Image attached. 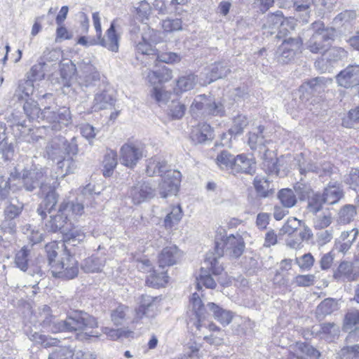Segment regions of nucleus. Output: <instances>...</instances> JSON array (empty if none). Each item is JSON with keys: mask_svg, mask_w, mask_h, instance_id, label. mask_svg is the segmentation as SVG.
<instances>
[{"mask_svg": "<svg viewBox=\"0 0 359 359\" xmlns=\"http://www.w3.org/2000/svg\"><path fill=\"white\" fill-rule=\"evenodd\" d=\"M84 213V205L78 201H63L56 213L50 214V219L46 222L47 231L51 232L60 231L63 234L64 243L76 246L77 243L85 239L83 232L72 229L74 222Z\"/></svg>", "mask_w": 359, "mask_h": 359, "instance_id": "nucleus-1", "label": "nucleus"}, {"mask_svg": "<svg viewBox=\"0 0 359 359\" xmlns=\"http://www.w3.org/2000/svg\"><path fill=\"white\" fill-rule=\"evenodd\" d=\"M38 321L42 329L47 332L57 333L60 332L81 331L88 337H98L97 332L90 331L97 327V320L86 313H75L65 320H57L50 315V309L46 305L39 309Z\"/></svg>", "mask_w": 359, "mask_h": 359, "instance_id": "nucleus-2", "label": "nucleus"}, {"mask_svg": "<svg viewBox=\"0 0 359 359\" xmlns=\"http://www.w3.org/2000/svg\"><path fill=\"white\" fill-rule=\"evenodd\" d=\"M23 109L29 119L39 122L40 120L46 121L49 125L43 126L44 128H50L52 130L58 131L72 123L70 110L66 107L55 111L51 106H46L41 111L35 101L27 100Z\"/></svg>", "mask_w": 359, "mask_h": 359, "instance_id": "nucleus-3", "label": "nucleus"}, {"mask_svg": "<svg viewBox=\"0 0 359 359\" xmlns=\"http://www.w3.org/2000/svg\"><path fill=\"white\" fill-rule=\"evenodd\" d=\"M334 29L325 27L321 21L314 22L308 29L309 39L305 45L313 53H318L329 46L334 39Z\"/></svg>", "mask_w": 359, "mask_h": 359, "instance_id": "nucleus-4", "label": "nucleus"}, {"mask_svg": "<svg viewBox=\"0 0 359 359\" xmlns=\"http://www.w3.org/2000/svg\"><path fill=\"white\" fill-rule=\"evenodd\" d=\"M15 174L13 179L17 180L18 184L21 185V189L24 188L27 191H32L38 187H41L42 182H48L52 180L47 175L48 169L41 166L25 168L22 170V175L20 172L19 165L14 168Z\"/></svg>", "mask_w": 359, "mask_h": 359, "instance_id": "nucleus-5", "label": "nucleus"}, {"mask_svg": "<svg viewBox=\"0 0 359 359\" xmlns=\"http://www.w3.org/2000/svg\"><path fill=\"white\" fill-rule=\"evenodd\" d=\"M158 175L161 177L158 183V195L163 198L176 196L180 187L181 172L177 170H166V162L158 161Z\"/></svg>", "mask_w": 359, "mask_h": 359, "instance_id": "nucleus-6", "label": "nucleus"}, {"mask_svg": "<svg viewBox=\"0 0 359 359\" xmlns=\"http://www.w3.org/2000/svg\"><path fill=\"white\" fill-rule=\"evenodd\" d=\"M183 257V252L178 247L169 243L158 255V287H165L169 282L168 269L165 267L177 264Z\"/></svg>", "mask_w": 359, "mask_h": 359, "instance_id": "nucleus-7", "label": "nucleus"}, {"mask_svg": "<svg viewBox=\"0 0 359 359\" xmlns=\"http://www.w3.org/2000/svg\"><path fill=\"white\" fill-rule=\"evenodd\" d=\"M68 245L65 243H62V247H65V250L57 259V263L52 264V269L50 271L53 277L70 280L78 276L79 263L67 249Z\"/></svg>", "mask_w": 359, "mask_h": 359, "instance_id": "nucleus-8", "label": "nucleus"}, {"mask_svg": "<svg viewBox=\"0 0 359 359\" xmlns=\"http://www.w3.org/2000/svg\"><path fill=\"white\" fill-rule=\"evenodd\" d=\"M224 268L217 257L212 255L207 256L204 261V266L201 267L200 273L196 277V288L201 290L202 285L207 288H215L217 284L210 272L217 276L221 274Z\"/></svg>", "mask_w": 359, "mask_h": 359, "instance_id": "nucleus-9", "label": "nucleus"}, {"mask_svg": "<svg viewBox=\"0 0 359 359\" xmlns=\"http://www.w3.org/2000/svg\"><path fill=\"white\" fill-rule=\"evenodd\" d=\"M58 185V182L49 180L48 182H42L40 187L39 194L42 201L37 208V212L42 219L46 217L47 212L51 214L57 203L58 194L55 189Z\"/></svg>", "mask_w": 359, "mask_h": 359, "instance_id": "nucleus-10", "label": "nucleus"}, {"mask_svg": "<svg viewBox=\"0 0 359 359\" xmlns=\"http://www.w3.org/2000/svg\"><path fill=\"white\" fill-rule=\"evenodd\" d=\"M165 213L163 224L161 226V230H158V235L160 234L161 238H163L167 241L177 229L184 216V212L181 205L177 203L169 205L165 210Z\"/></svg>", "mask_w": 359, "mask_h": 359, "instance_id": "nucleus-11", "label": "nucleus"}, {"mask_svg": "<svg viewBox=\"0 0 359 359\" xmlns=\"http://www.w3.org/2000/svg\"><path fill=\"white\" fill-rule=\"evenodd\" d=\"M215 248L218 255L225 252L233 258L239 257L245 249V243L242 236L239 234H231L226 237L217 236Z\"/></svg>", "mask_w": 359, "mask_h": 359, "instance_id": "nucleus-12", "label": "nucleus"}, {"mask_svg": "<svg viewBox=\"0 0 359 359\" xmlns=\"http://www.w3.org/2000/svg\"><path fill=\"white\" fill-rule=\"evenodd\" d=\"M347 57V51L341 47H332L326 50L315 62V67L321 72L330 71L333 65Z\"/></svg>", "mask_w": 359, "mask_h": 359, "instance_id": "nucleus-13", "label": "nucleus"}, {"mask_svg": "<svg viewBox=\"0 0 359 359\" xmlns=\"http://www.w3.org/2000/svg\"><path fill=\"white\" fill-rule=\"evenodd\" d=\"M76 79L81 86L89 87L100 81V74L90 62L82 61L78 64Z\"/></svg>", "mask_w": 359, "mask_h": 359, "instance_id": "nucleus-14", "label": "nucleus"}, {"mask_svg": "<svg viewBox=\"0 0 359 359\" xmlns=\"http://www.w3.org/2000/svg\"><path fill=\"white\" fill-rule=\"evenodd\" d=\"M327 81L323 77H316L307 83L303 84L299 90L300 103L297 106L299 110H303L304 108H308L307 102L309 100V96L314 93H320L323 91L325 87V82Z\"/></svg>", "mask_w": 359, "mask_h": 359, "instance_id": "nucleus-15", "label": "nucleus"}, {"mask_svg": "<svg viewBox=\"0 0 359 359\" xmlns=\"http://www.w3.org/2000/svg\"><path fill=\"white\" fill-rule=\"evenodd\" d=\"M142 156V147L137 144L134 143H126L121 147V163L128 168H134Z\"/></svg>", "mask_w": 359, "mask_h": 359, "instance_id": "nucleus-16", "label": "nucleus"}, {"mask_svg": "<svg viewBox=\"0 0 359 359\" xmlns=\"http://www.w3.org/2000/svg\"><path fill=\"white\" fill-rule=\"evenodd\" d=\"M302 45V41L299 37L284 39L277 50L278 60L283 63L289 62L294 57Z\"/></svg>", "mask_w": 359, "mask_h": 359, "instance_id": "nucleus-17", "label": "nucleus"}, {"mask_svg": "<svg viewBox=\"0 0 359 359\" xmlns=\"http://www.w3.org/2000/svg\"><path fill=\"white\" fill-rule=\"evenodd\" d=\"M248 143L251 149L265 154L269 150L268 147L272 141L269 135L264 134V126H259L248 133Z\"/></svg>", "mask_w": 359, "mask_h": 359, "instance_id": "nucleus-18", "label": "nucleus"}, {"mask_svg": "<svg viewBox=\"0 0 359 359\" xmlns=\"http://www.w3.org/2000/svg\"><path fill=\"white\" fill-rule=\"evenodd\" d=\"M339 86L350 88L359 84V65H348L336 76Z\"/></svg>", "mask_w": 359, "mask_h": 359, "instance_id": "nucleus-19", "label": "nucleus"}, {"mask_svg": "<svg viewBox=\"0 0 359 359\" xmlns=\"http://www.w3.org/2000/svg\"><path fill=\"white\" fill-rule=\"evenodd\" d=\"M157 34L154 29L147 28L142 34V40L136 45V50L142 55H156Z\"/></svg>", "mask_w": 359, "mask_h": 359, "instance_id": "nucleus-20", "label": "nucleus"}, {"mask_svg": "<svg viewBox=\"0 0 359 359\" xmlns=\"http://www.w3.org/2000/svg\"><path fill=\"white\" fill-rule=\"evenodd\" d=\"M116 20H114L110 27L107 29L104 36L97 38L98 45L107 48L108 50L117 53L119 48L121 36L116 29Z\"/></svg>", "mask_w": 359, "mask_h": 359, "instance_id": "nucleus-21", "label": "nucleus"}, {"mask_svg": "<svg viewBox=\"0 0 359 359\" xmlns=\"http://www.w3.org/2000/svg\"><path fill=\"white\" fill-rule=\"evenodd\" d=\"M154 192L155 189L149 183L140 182L131 188L129 196L133 203L138 205L153 198L155 195Z\"/></svg>", "mask_w": 359, "mask_h": 359, "instance_id": "nucleus-22", "label": "nucleus"}, {"mask_svg": "<svg viewBox=\"0 0 359 359\" xmlns=\"http://www.w3.org/2000/svg\"><path fill=\"white\" fill-rule=\"evenodd\" d=\"M304 158L303 154L297 155L295 160L298 162V169L302 175L305 174L306 172H316L320 177L330 175L332 172V165L330 162H325L322 164L317 165L316 163H308L306 166L301 163V160Z\"/></svg>", "mask_w": 359, "mask_h": 359, "instance_id": "nucleus-23", "label": "nucleus"}, {"mask_svg": "<svg viewBox=\"0 0 359 359\" xmlns=\"http://www.w3.org/2000/svg\"><path fill=\"white\" fill-rule=\"evenodd\" d=\"M76 164L72 157L67 156L57 160V168L55 174L50 175L53 181H58L60 179L64 178L66 175L74 172L76 170Z\"/></svg>", "mask_w": 359, "mask_h": 359, "instance_id": "nucleus-24", "label": "nucleus"}, {"mask_svg": "<svg viewBox=\"0 0 359 359\" xmlns=\"http://www.w3.org/2000/svg\"><path fill=\"white\" fill-rule=\"evenodd\" d=\"M190 303L198 319L197 323L196 324V327L198 330H201L202 326L205 325V324L203 323V320L210 317V314L208 312V308L207 306H204L199 294L196 292L192 294L190 299Z\"/></svg>", "mask_w": 359, "mask_h": 359, "instance_id": "nucleus-25", "label": "nucleus"}, {"mask_svg": "<svg viewBox=\"0 0 359 359\" xmlns=\"http://www.w3.org/2000/svg\"><path fill=\"white\" fill-rule=\"evenodd\" d=\"M358 235L357 229L341 232L340 236L335 241V249L343 254H346L352 246Z\"/></svg>", "mask_w": 359, "mask_h": 359, "instance_id": "nucleus-26", "label": "nucleus"}, {"mask_svg": "<svg viewBox=\"0 0 359 359\" xmlns=\"http://www.w3.org/2000/svg\"><path fill=\"white\" fill-rule=\"evenodd\" d=\"M116 100L111 92L103 90L95 95L92 109L94 111L108 109L115 104Z\"/></svg>", "mask_w": 359, "mask_h": 359, "instance_id": "nucleus-27", "label": "nucleus"}, {"mask_svg": "<svg viewBox=\"0 0 359 359\" xmlns=\"http://www.w3.org/2000/svg\"><path fill=\"white\" fill-rule=\"evenodd\" d=\"M190 138L195 144L205 143L212 138V130L210 125L202 123L194 126Z\"/></svg>", "mask_w": 359, "mask_h": 359, "instance_id": "nucleus-28", "label": "nucleus"}, {"mask_svg": "<svg viewBox=\"0 0 359 359\" xmlns=\"http://www.w3.org/2000/svg\"><path fill=\"white\" fill-rule=\"evenodd\" d=\"M358 276L359 273L355 271L353 264L349 262H342L334 274L336 279L346 282L355 280Z\"/></svg>", "mask_w": 359, "mask_h": 359, "instance_id": "nucleus-29", "label": "nucleus"}, {"mask_svg": "<svg viewBox=\"0 0 359 359\" xmlns=\"http://www.w3.org/2000/svg\"><path fill=\"white\" fill-rule=\"evenodd\" d=\"M255 171V162L252 158H248L245 154L238 155L234 161L233 172H245L252 175Z\"/></svg>", "mask_w": 359, "mask_h": 359, "instance_id": "nucleus-30", "label": "nucleus"}, {"mask_svg": "<svg viewBox=\"0 0 359 359\" xmlns=\"http://www.w3.org/2000/svg\"><path fill=\"white\" fill-rule=\"evenodd\" d=\"M14 174L15 170L11 172L8 179L4 177H0V198L2 200L6 198L11 191L15 192L21 190V185L18 184L17 180L13 179Z\"/></svg>", "mask_w": 359, "mask_h": 359, "instance_id": "nucleus-31", "label": "nucleus"}, {"mask_svg": "<svg viewBox=\"0 0 359 359\" xmlns=\"http://www.w3.org/2000/svg\"><path fill=\"white\" fill-rule=\"evenodd\" d=\"M208 311L212 313V316L223 326L228 325L232 320L233 313L229 311L219 307L215 303L210 302L207 304Z\"/></svg>", "mask_w": 359, "mask_h": 359, "instance_id": "nucleus-32", "label": "nucleus"}, {"mask_svg": "<svg viewBox=\"0 0 359 359\" xmlns=\"http://www.w3.org/2000/svg\"><path fill=\"white\" fill-rule=\"evenodd\" d=\"M229 72L230 69L226 64L223 62L215 63L211 66L209 72L206 74L207 79L202 84H209L219 79L225 77Z\"/></svg>", "mask_w": 359, "mask_h": 359, "instance_id": "nucleus-33", "label": "nucleus"}, {"mask_svg": "<svg viewBox=\"0 0 359 359\" xmlns=\"http://www.w3.org/2000/svg\"><path fill=\"white\" fill-rule=\"evenodd\" d=\"M343 196V191L340 185L337 183L330 184L324 190L323 197L324 202L328 204L337 203Z\"/></svg>", "mask_w": 359, "mask_h": 359, "instance_id": "nucleus-34", "label": "nucleus"}, {"mask_svg": "<svg viewBox=\"0 0 359 359\" xmlns=\"http://www.w3.org/2000/svg\"><path fill=\"white\" fill-rule=\"evenodd\" d=\"M117 165V154L112 149H109L104 154L102 161V173L104 177H111Z\"/></svg>", "mask_w": 359, "mask_h": 359, "instance_id": "nucleus-35", "label": "nucleus"}, {"mask_svg": "<svg viewBox=\"0 0 359 359\" xmlns=\"http://www.w3.org/2000/svg\"><path fill=\"white\" fill-rule=\"evenodd\" d=\"M104 263V258L92 256L84 259L81 267L86 273H97L101 271Z\"/></svg>", "mask_w": 359, "mask_h": 359, "instance_id": "nucleus-36", "label": "nucleus"}, {"mask_svg": "<svg viewBox=\"0 0 359 359\" xmlns=\"http://www.w3.org/2000/svg\"><path fill=\"white\" fill-rule=\"evenodd\" d=\"M34 92L32 79L21 80L15 90L14 96L18 100H27Z\"/></svg>", "mask_w": 359, "mask_h": 359, "instance_id": "nucleus-37", "label": "nucleus"}, {"mask_svg": "<svg viewBox=\"0 0 359 359\" xmlns=\"http://www.w3.org/2000/svg\"><path fill=\"white\" fill-rule=\"evenodd\" d=\"M295 348L298 359H304L305 357H309L311 359H318L320 356L318 351L308 344L297 343Z\"/></svg>", "mask_w": 359, "mask_h": 359, "instance_id": "nucleus-38", "label": "nucleus"}, {"mask_svg": "<svg viewBox=\"0 0 359 359\" xmlns=\"http://www.w3.org/2000/svg\"><path fill=\"white\" fill-rule=\"evenodd\" d=\"M294 15L297 20L302 23H307L310 18L311 8L308 4H304L301 1L294 3Z\"/></svg>", "mask_w": 359, "mask_h": 359, "instance_id": "nucleus-39", "label": "nucleus"}, {"mask_svg": "<svg viewBox=\"0 0 359 359\" xmlns=\"http://www.w3.org/2000/svg\"><path fill=\"white\" fill-rule=\"evenodd\" d=\"M254 187L259 196L266 197L272 193V188L269 181L264 177L257 176L254 180Z\"/></svg>", "mask_w": 359, "mask_h": 359, "instance_id": "nucleus-40", "label": "nucleus"}, {"mask_svg": "<svg viewBox=\"0 0 359 359\" xmlns=\"http://www.w3.org/2000/svg\"><path fill=\"white\" fill-rule=\"evenodd\" d=\"M196 83V76L194 74H189L179 78L177 81L176 92L183 93L194 88Z\"/></svg>", "mask_w": 359, "mask_h": 359, "instance_id": "nucleus-41", "label": "nucleus"}, {"mask_svg": "<svg viewBox=\"0 0 359 359\" xmlns=\"http://www.w3.org/2000/svg\"><path fill=\"white\" fill-rule=\"evenodd\" d=\"M137 268L144 273H150V275L147 277L146 283L149 287H156L157 286V277L155 274V271H151L150 261L144 259L140 262L137 264Z\"/></svg>", "mask_w": 359, "mask_h": 359, "instance_id": "nucleus-42", "label": "nucleus"}, {"mask_svg": "<svg viewBox=\"0 0 359 359\" xmlns=\"http://www.w3.org/2000/svg\"><path fill=\"white\" fill-rule=\"evenodd\" d=\"M64 148L65 144L63 142L59 143L57 141H53L46 147V152L48 157L52 160H59L65 156L63 151Z\"/></svg>", "mask_w": 359, "mask_h": 359, "instance_id": "nucleus-43", "label": "nucleus"}, {"mask_svg": "<svg viewBox=\"0 0 359 359\" xmlns=\"http://www.w3.org/2000/svg\"><path fill=\"white\" fill-rule=\"evenodd\" d=\"M203 114L204 116L212 115L222 116L224 114V106L220 102H215L212 97H208Z\"/></svg>", "mask_w": 359, "mask_h": 359, "instance_id": "nucleus-44", "label": "nucleus"}, {"mask_svg": "<svg viewBox=\"0 0 359 359\" xmlns=\"http://www.w3.org/2000/svg\"><path fill=\"white\" fill-rule=\"evenodd\" d=\"M278 197L284 208L293 207L297 203V198L292 189H283L278 192Z\"/></svg>", "mask_w": 359, "mask_h": 359, "instance_id": "nucleus-45", "label": "nucleus"}, {"mask_svg": "<svg viewBox=\"0 0 359 359\" xmlns=\"http://www.w3.org/2000/svg\"><path fill=\"white\" fill-rule=\"evenodd\" d=\"M186 111V106L178 100H172L168 106V115L175 120L182 118Z\"/></svg>", "mask_w": 359, "mask_h": 359, "instance_id": "nucleus-46", "label": "nucleus"}, {"mask_svg": "<svg viewBox=\"0 0 359 359\" xmlns=\"http://www.w3.org/2000/svg\"><path fill=\"white\" fill-rule=\"evenodd\" d=\"M236 157L227 151H223L217 156V164L222 169L232 171Z\"/></svg>", "mask_w": 359, "mask_h": 359, "instance_id": "nucleus-47", "label": "nucleus"}, {"mask_svg": "<svg viewBox=\"0 0 359 359\" xmlns=\"http://www.w3.org/2000/svg\"><path fill=\"white\" fill-rule=\"evenodd\" d=\"M356 214V208L354 205H346L339 211V221L344 224H348L353 220Z\"/></svg>", "mask_w": 359, "mask_h": 359, "instance_id": "nucleus-48", "label": "nucleus"}, {"mask_svg": "<svg viewBox=\"0 0 359 359\" xmlns=\"http://www.w3.org/2000/svg\"><path fill=\"white\" fill-rule=\"evenodd\" d=\"M22 231L27 236L28 240L32 243V245L38 243L42 241L43 234L36 226H32L30 224H26L22 228Z\"/></svg>", "mask_w": 359, "mask_h": 359, "instance_id": "nucleus-49", "label": "nucleus"}, {"mask_svg": "<svg viewBox=\"0 0 359 359\" xmlns=\"http://www.w3.org/2000/svg\"><path fill=\"white\" fill-rule=\"evenodd\" d=\"M208 97L205 95H199L194 98L190 107V111L192 115L198 116L201 114L204 116L203 112L205 107Z\"/></svg>", "mask_w": 359, "mask_h": 359, "instance_id": "nucleus-50", "label": "nucleus"}, {"mask_svg": "<svg viewBox=\"0 0 359 359\" xmlns=\"http://www.w3.org/2000/svg\"><path fill=\"white\" fill-rule=\"evenodd\" d=\"M248 124L247 117L244 115L238 114L233 119L232 126L229 130V133L234 135L241 134Z\"/></svg>", "mask_w": 359, "mask_h": 359, "instance_id": "nucleus-51", "label": "nucleus"}, {"mask_svg": "<svg viewBox=\"0 0 359 359\" xmlns=\"http://www.w3.org/2000/svg\"><path fill=\"white\" fill-rule=\"evenodd\" d=\"M29 250L27 247H23L19 250L15 257V264L21 271H26L28 268Z\"/></svg>", "mask_w": 359, "mask_h": 359, "instance_id": "nucleus-52", "label": "nucleus"}, {"mask_svg": "<svg viewBox=\"0 0 359 359\" xmlns=\"http://www.w3.org/2000/svg\"><path fill=\"white\" fill-rule=\"evenodd\" d=\"M30 339L35 343L41 344L45 348L57 346L60 342L56 338H52L39 332H34L32 334Z\"/></svg>", "mask_w": 359, "mask_h": 359, "instance_id": "nucleus-53", "label": "nucleus"}, {"mask_svg": "<svg viewBox=\"0 0 359 359\" xmlns=\"http://www.w3.org/2000/svg\"><path fill=\"white\" fill-rule=\"evenodd\" d=\"M102 330L111 340H117L122 337L128 338L132 334V332L123 328L113 329L104 327Z\"/></svg>", "mask_w": 359, "mask_h": 359, "instance_id": "nucleus-54", "label": "nucleus"}, {"mask_svg": "<svg viewBox=\"0 0 359 359\" xmlns=\"http://www.w3.org/2000/svg\"><path fill=\"white\" fill-rule=\"evenodd\" d=\"M339 327L333 323H325L321 325V333L327 340L332 341L339 334Z\"/></svg>", "mask_w": 359, "mask_h": 359, "instance_id": "nucleus-55", "label": "nucleus"}, {"mask_svg": "<svg viewBox=\"0 0 359 359\" xmlns=\"http://www.w3.org/2000/svg\"><path fill=\"white\" fill-rule=\"evenodd\" d=\"M72 349L69 346H59L48 356V359H69L74 356Z\"/></svg>", "mask_w": 359, "mask_h": 359, "instance_id": "nucleus-56", "label": "nucleus"}, {"mask_svg": "<svg viewBox=\"0 0 359 359\" xmlns=\"http://www.w3.org/2000/svg\"><path fill=\"white\" fill-rule=\"evenodd\" d=\"M128 308L123 305H119L116 309L111 313V320L115 325H121L126 316V311Z\"/></svg>", "mask_w": 359, "mask_h": 359, "instance_id": "nucleus-57", "label": "nucleus"}, {"mask_svg": "<svg viewBox=\"0 0 359 359\" xmlns=\"http://www.w3.org/2000/svg\"><path fill=\"white\" fill-rule=\"evenodd\" d=\"M325 203L323 196L318 194H313L309 198L308 201V210L313 213L319 212Z\"/></svg>", "mask_w": 359, "mask_h": 359, "instance_id": "nucleus-58", "label": "nucleus"}, {"mask_svg": "<svg viewBox=\"0 0 359 359\" xmlns=\"http://www.w3.org/2000/svg\"><path fill=\"white\" fill-rule=\"evenodd\" d=\"M316 277L313 274L298 275L292 280V284L299 287H309L315 283Z\"/></svg>", "mask_w": 359, "mask_h": 359, "instance_id": "nucleus-59", "label": "nucleus"}, {"mask_svg": "<svg viewBox=\"0 0 359 359\" xmlns=\"http://www.w3.org/2000/svg\"><path fill=\"white\" fill-rule=\"evenodd\" d=\"M337 303L332 299H325L318 306V312L323 315H328L337 309Z\"/></svg>", "mask_w": 359, "mask_h": 359, "instance_id": "nucleus-60", "label": "nucleus"}, {"mask_svg": "<svg viewBox=\"0 0 359 359\" xmlns=\"http://www.w3.org/2000/svg\"><path fill=\"white\" fill-rule=\"evenodd\" d=\"M162 28L164 32H172L182 29V21L180 19H170L163 20Z\"/></svg>", "mask_w": 359, "mask_h": 359, "instance_id": "nucleus-61", "label": "nucleus"}, {"mask_svg": "<svg viewBox=\"0 0 359 359\" xmlns=\"http://www.w3.org/2000/svg\"><path fill=\"white\" fill-rule=\"evenodd\" d=\"M302 226V222L295 217L289 218L285 224L281 228L283 233L288 235L292 234L299 226Z\"/></svg>", "mask_w": 359, "mask_h": 359, "instance_id": "nucleus-62", "label": "nucleus"}, {"mask_svg": "<svg viewBox=\"0 0 359 359\" xmlns=\"http://www.w3.org/2000/svg\"><path fill=\"white\" fill-rule=\"evenodd\" d=\"M296 263L302 270H309L313 265L314 258L311 253H306L296 258Z\"/></svg>", "mask_w": 359, "mask_h": 359, "instance_id": "nucleus-63", "label": "nucleus"}, {"mask_svg": "<svg viewBox=\"0 0 359 359\" xmlns=\"http://www.w3.org/2000/svg\"><path fill=\"white\" fill-rule=\"evenodd\" d=\"M344 181L351 189H356L359 187V169H351Z\"/></svg>", "mask_w": 359, "mask_h": 359, "instance_id": "nucleus-64", "label": "nucleus"}]
</instances>
